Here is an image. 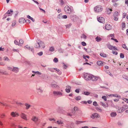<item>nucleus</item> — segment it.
<instances>
[{"instance_id": "obj_4", "label": "nucleus", "mask_w": 128, "mask_h": 128, "mask_svg": "<svg viewBox=\"0 0 128 128\" xmlns=\"http://www.w3.org/2000/svg\"><path fill=\"white\" fill-rule=\"evenodd\" d=\"M91 76L92 75L86 74H85L84 78L86 80H91Z\"/></svg>"}, {"instance_id": "obj_16", "label": "nucleus", "mask_w": 128, "mask_h": 128, "mask_svg": "<svg viewBox=\"0 0 128 128\" xmlns=\"http://www.w3.org/2000/svg\"><path fill=\"white\" fill-rule=\"evenodd\" d=\"M71 88V87L70 86H67L66 88L65 89L66 91L67 92H70Z\"/></svg>"}, {"instance_id": "obj_57", "label": "nucleus", "mask_w": 128, "mask_h": 128, "mask_svg": "<svg viewBox=\"0 0 128 128\" xmlns=\"http://www.w3.org/2000/svg\"><path fill=\"white\" fill-rule=\"evenodd\" d=\"M25 22H26L27 23H28L29 24L30 23V21L28 20H26L25 21Z\"/></svg>"}, {"instance_id": "obj_63", "label": "nucleus", "mask_w": 128, "mask_h": 128, "mask_svg": "<svg viewBox=\"0 0 128 128\" xmlns=\"http://www.w3.org/2000/svg\"><path fill=\"white\" fill-rule=\"evenodd\" d=\"M5 65V63L4 62H0V65L2 66H4Z\"/></svg>"}, {"instance_id": "obj_54", "label": "nucleus", "mask_w": 128, "mask_h": 128, "mask_svg": "<svg viewBox=\"0 0 128 128\" xmlns=\"http://www.w3.org/2000/svg\"><path fill=\"white\" fill-rule=\"evenodd\" d=\"M93 104L94 105L96 106H98V104L96 102H94L93 103Z\"/></svg>"}, {"instance_id": "obj_25", "label": "nucleus", "mask_w": 128, "mask_h": 128, "mask_svg": "<svg viewBox=\"0 0 128 128\" xmlns=\"http://www.w3.org/2000/svg\"><path fill=\"white\" fill-rule=\"evenodd\" d=\"M13 12V10H8L7 12L6 13L5 15H6V14H11V12Z\"/></svg>"}, {"instance_id": "obj_38", "label": "nucleus", "mask_w": 128, "mask_h": 128, "mask_svg": "<svg viewBox=\"0 0 128 128\" xmlns=\"http://www.w3.org/2000/svg\"><path fill=\"white\" fill-rule=\"evenodd\" d=\"M122 47L124 48L126 50H128V48L126 47V45L125 44H124L122 45Z\"/></svg>"}, {"instance_id": "obj_49", "label": "nucleus", "mask_w": 128, "mask_h": 128, "mask_svg": "<svg viewBox=\"0 0 128 128\" xmlns=\"http://www.w3.org/2000/svg\"><path fill=\"white\" fill-rule=\"evenodd\" d=\"M120 58H123L124 57V55L122 53L120 54Z\"/></svg>"}, {"instance_id": "obj_19", "label": "nucleus", "mask_w": 128, "mask_h": 128, "mask_svg": "<svg viewBox=\"0 0 128 128\" xmlns=\"http://www.w3.org/2000/svg\"><path fill=\"white\" fill-rule=\"evenodd\" d=\"M32 120L33 121L36 122L38 120V118L36 116H33L32 117Z\"/></svg>"}, {"instance_id": "obj_56", "label": "nucleus", "mask_w": 128, "mask_h": 128, "mask_svg": "<svg viewBox=\"0 0 128 128\" xmlns=\"http://www.w3.org/2000/svg\"><path fill=\"white\" fill-rule=\"evenodd\" d=\"M125 26V24L124 23H122V28H124Z\"/></svg>"}, {"instance_id": "obj_24", "label": "nucleus", "mask_w": 128, "mask_h": 128, "mask_svg": "<svg viewBox=\"0 0 128 128\" xmlns=\"http://www.w3.org/2000/svg\"><path fill=\"white\" fill-rule=\"evenodd\" d=\"M100 105L102 106H103V107H104V108H106V107H108V106H106V104L104 102H100Z\"/></svg>"}, {"instance_id": "obj_1", "label": "nucleus", "mask_w": 128, "mask_h": 128, "mask_svg": "<svg viewBox=\"0 0 128 128\" xmlns=\"http://www.w3.org/2000/svg\"><path fill=\"white\" fill-rule=\"evenodd\" d=\"M64 9L65 12L67 14H70L71 12V10L68 6H66Z\"/></svg>"}, {"instance_id": "obj_53", "label": "nucleus", "mask_w": 128, "mask_h": 128, "mask_svg": "<svg viewBox=\"0 0 128 128\" xmlns=\"http://www.w3.org/2000/svg\"><path fill=\"white\" fill-rule=\"evenodd\" d=\"M7 68L8 69L10 70H12H12L13 68H12V67H10V66L8 67H7Z\"/></svg>"}, {"instance_id": "obj_8", "label": "nucleus", "mask_w": 128, "mask_h": 128, "mask_svg": "<svg viewBox=\"0 0 128 128\" xmlns=\"http://www.w3.org/2000/svg\"><path fill=\"white\" fill-rule=\"evenodd\" d=\"M53 94L54 96H62V93L59 91H54Z\"/></svg>"}, {"instance_id": "obj_7", "label": "nucleus", "mask_w": 128, "mask_h": 128, "mask_svg": "<svg viewBox=\"0 0 128 128\" xmlns=\"http://www.w3.org/2000/svg\"><path fill=\"white\" fill-rule=\"evenodd\" d=\"M118 12H115L114 14V20L116 21H117L118 20Z\"/></svg>"}, {"instance_id": "obj_29", "label": "nucleus", "mask_w": 128, "mask_h": 128, "mask_svg": "<svg viewBox=\"0 0 128 128\" xmlns=\"http://www.w3.org/2000/svg\"><path fill=\"white\" fill-rule=\"evenodd\" d=\"M85 122V121L83 122V121H80L76 120L75 122V123L76 124H81V123H83L84 122Z\"/></svg>"}, {"instance_id": "obj_27", "label": "nucleus", "mask_w": 128, "mask_h": 128, "mask_svg": "<svg viewBox=\"0 0 128 128\" xmlns=\"http://www.w3.org/2000/svg\"><path fill=\"white\" fill-rule=\"evenodd\" d=\"M96 41L98 42H99L102 40V38H100V37H99L98 36H97L96 38Z\"/></svg>"}, {"instance_id": "obj_42", "label": "nucleus", "mask_w": 128, "mask_h": 128, "mask_svg": "<svg viewBox=\"0 0 128 128\" xmlns=\"http://www.w3.org/2000/svg\"><path fill=\"white\" fill-rule=\"evenodd\" d=\"M6 116V114H1L0 117L1 118H4Z\"/></svg>"}, {"instance_id": "obj_36", "label": "nucleus", "mask_w": 128, "mask_h": 128, "mask_svg": "<svg viewBox=\"0 0 128 128\" xmlns=\"http://www.w3.org/2000/svg\"><path fill=\"white\" fill-rule=\"evenodd\" d=\"M100 55L101 56L103 57H106V55L104 53H100Z\"/></svg>"}, {"instance_id": "obj_34", "label": "nucleus", "mask_w": 128, "mask_h": 128, "mask_svg": "<svg viewBox=\"0 0 128 128\" xmlns=\"http://www.w3.org/2000/svg\"><path fill=\"white\" fill-rule=\"evenodd\" d=\"M110 115L112 117H114L116 115V112H112L111 113Z\"/></svg>"}, {"instance_id": "obj_20", "label": "nucleus", "mask_w": 128, "mask_h": 128, "mask_svg": "<svg viewBox=\"0 0 128 128\" xmlns=\"http://www.w3.org/2000/svg\"><path fill=\"white\" fill-rule=\"evenodd\" d=\"M122 107L118 108L117 110V112L119 113H121L124 111Z\"/></svg>"}, {"instance_id": "obj_52", "label": "nucleus", "mask_w": 128, "mask_h": 128, "mask_svg": "<svg viewBox=\"0 0 128 128\" xmlns=\"http://www.w3.org/2000/svg\"><path fill=\"white\" fill-rule=\"evenodd\" d=\"M102 98L105 101L107 100V98L106 96H103L102 97Z\"/></svg>"}, {"instance_id": "obj_61", "label": "nucleus", "mask_w": 128, "mask_h": 128, "mask_svg": "<svg viewBox=\"0 0 128 128\" xmlns=\"http://www.w3.org/2000/svg\"><path fill=\"white\" fill-rule=\"evenodd\" d=\"M38 54L40 56H41L43 54V53L42 52H40L38 53Z\"/></svg>"}, {"instance_id": "obj_2", "label": "nucleus", "mask_w": 128, "mask_h": 128, "mask_svg": "<svg viewBox=\"0 0 128 128\" xmlns=\"http://www.w3.org/2000/svg\"><path fill=\"white\" fill-rule=\"evenodd\" d=\"M107 45L108 48L110 50H118L116 46H113L110 44H107Z\"/></svg>"}, {"instance_id": "obj_45", "label": "nucleus", "mask_w": 128, "mask_h": 128, "mask_svg": "<svg viewBox=\"0 0 128 128\" xmlns=\"http://www.w3.org/2000/svg\"><path fill=\"white\" fill-rule=\"evenodd\" d=\"M114 96L116 97H119L120 98V96L119 95H118L117 94H112V96Z\"/></svg>"}, {"instance_id": "obj_22", "label": "nucleus", "mask_w": 128, "mask_h": 128, "mask_svg": "<svg viewBox=\"0 0 128 128\" xmlns=\"http://www.w3.org/2000/svg\"><path fill=\"white\" fill-rule=\"evenodd\" d=\"M97 64L99 66H102L103 64V62L101 61H98L97 62Z\"/></svg>"}, {"instance_id": "obj_26", "label": "nucleus", "mask_w": 128, "mask_h": 128, "mask_svg": "<svg viewBox=\"0 0 128 128\" xmlns=\"http://www.w3.org/2000/svg\"><path fill=\"white\" fill-rule=\"evenodd\" d=\"M3 60L5 61H7L8 62H9L10 61V60L6 56H5L3 58Z\"/></svg>"}, {"instance_id": "obj_37", "label": "nucleus", "mask_w": 128, "mask_h": 128, "mask_svg": "<svg viewBox=\"0 0 128 128\" xmlns=\"http://www.w3.org/2000/svg\"><path fill=\"white\" fill-rule=\"evenodd\" d=\"M51 87H52V88H56L58 86L57 85H56V84H52L51 85Z\"/></svg>"}, {"instance_id": "obj_44", "label": "nucleus", "mask_w": 128, "mask_h": 128, "mask_svg": "<svg viewBox=\"0 0 128 128\" xmlns=\"http://www.w3.org/2000/svg\"><path fill=\"white\" fill-rule=\"evenodd\" d=\"M84 94L86 95H88L90 94V93L87 92H85L84 93Z\"/></svg>"}, {"instance_id": "obj_32", "label": "nucleus", "mask_w": 128, "mask_h": 128, "mask_svg": "<svg viewBox=\"0 0 128 128\" xmlns=\"http://www.w3.org/2000/svg\"><path fill=\"white\" fill-rule=\"evenodd\" d=\"M112 10L111 9L108 8L107 10V13L108 14H110Z\"/></svg>"}, {"instance_id": "obj_43", "label": "nucleus", "mask_w": 128, "mask_h": 128, "mask_svg": "<svg viewBox=\"0 0 128 128\" xmlns=\"http://www.w3.org/2000/svg\"><path fill=\"white\" fill-rule=\"evenodd\" d=\"M32 72L33 73L37 74H40V75L41 74V73L40 72H38V71L35 72H34V71H32Z\"/></svg>"}, {"instance_id": "obj_62", "label": "nucleus", "mask_w": 128, "mask_h": 128, "mask_svg": "<svg viewBox=\"0 0 128 128\" xmlns=\"http://www.w3.org/2000/svg\"><path fill=\"white\" fill-rule=\"evenodd\" d=\"M3 124L2 123V122L0 120V128H2V126L3 125Z\"/></svg>"}, {"instance_id": "obj_3", "label": "nucleus", "mask_w": 128, "mask_h": 128, "mask_svg": "<svg viewBox=\"0 0 128 128\" xmlns=\"http://www.w3.org/2000/svg\"><path fill=\"white\" fill-rule=\"evenodd\" d=\"M102 8L100 6H98L94 8V10L96 11L100 12L102 11Z\"/></svg>"}, {"instance_id": "obj_47", "label": "nucleus", "mask_w": 128, "mask_h": 128, "mask_svg": "<svg viewBox=\"0 0 128 128\" xmlns=\"http://www.w3.org/2000/svg\"><path fill=\"white\" fill-rule=\"evenodd\" d=\"M81 97L80 96L77 97L75 98V99L76 100H78L81 99Z\"/></svg>"}, {"instance_id": "obj_10", "label": "nucleus", "mask_w": 128, "mask_h": 128, "mask_svg": "<svg viewBox=\"0 0 128 128\" xmlns=\"http://www.w3.org/2000/svg\"><path fill=\"white\" fill-rule=\"evenodd\" d=\"M98 21L100 23H104L105 22V20L104 18L102 17H99L98 18Z\"/></svg>"}, {"instance_id": "obj_51", "label": "nucleus", "mask_w": 128, "mask_h": 128, "mask_svg": "<svg viewBox=\"0 0 128 128\" xmlns=\"http://www.w3.org/2000/svg\"><path fill=\"white\" fill-rule=\"evenodd\" d=\"M16 22L15 21H14L12 23V26H14L16 24Z\"/></svg>"}, {"instance_id": "obj_64", "label": "nucleus", "mask_w": 128, "mask_h": 128, "mask_svg": "<svg viewBox=\"0 0 128 128\" xmlns=\"http://www.w3.org/2000/svg\"><path fill=\"white\" fill-rule=\"evenodd\" d=\"M125 3L126 4H127V6H128V0H125Z\"/></svg>"}, {"instance_id": "obj_12", "label": "nucleus", "mask_w": 128, "mask_h": 128, "mask_svg": "<svg viewBox=\"0 0 128 128\" xmlns=\"http://www.w3.org/2000/svg\"><path fill=\"white\" fill-rule=\"evenodd\" d=\"M105 28L108 30H110L112 28V26L110 24H106L105 25Z\"/></svg>"}, {"instance_id": "obj_58", "label": "nucleus", "mask_w": 128, "mask_h": 128, "mask_svg": "<svg viewBox=\"0 0 128 128\" xmlns=\"http://www.w3.org/2000/svg\"><path fill=\"white\" fill-rule=\"evenodd\" d=\"M112 53L113 54H115L116 55L118 54V52H114L113 51H112Z\"/></svg>"}, {"instance_id": "obj_13", "label": "nucleus", "mask_w": 128, "mask_h": 128, "mask_svg": "<svg viewBox=\"0 0 128 128\" xmlns=\"http://www.w3.org/2000/svg\"><path fill=\"white\" fill-rule=\"evenodd\" d=\"M91 80L92 81H96L98 79V77L94 76L92 75Z\"/></svg>"}, {"instance_id": "obj_55", "label": "nucleus", "mask_w": 128, "mask_h": 128, "mask_svg": "<svg viewBox=\"0 0 128 128\" xmlns=\"http://www.w3.org/2000/svg\"><path fill=\"white\" fill-rule=\"evenodd\" d=\"M19 42L21 44H22L24 43V41L22 40L21 39L19 40Z\"/></svg>"}, {"instance_id": "obj_60", "label": "nucleus", "mask_w": 128, "mask_h": 128, "mask_svg": "<svg viewBox=\"0 0 128 128\" xmlns=\"http://www.w3.org/2000/svg\"><path fill=\"white\" fill-rule=\"evenodd\" d=\"M67 18V16L66 15H64L62 16V18Z\"/></svg>"}, {"instance_id": "obj_5", "label": "nucleus", "mask_w": 128, "mask_h": 128, "mask_svg": "<svg viewBox=\"0 0 128 128\" xmlns=\"http://www.w3.org/2000/svg\"><path fill=\"white\" fill-rule=\"evenodd\" d=\"M37 42L40 46V47H42L43 48H44L45 47L44 44V42L41 41L40 40H38L37 41Z\"/></svg>"}, {"instance_id": "obj_59", "label": "nucleus", "mask_w": 128, "mask_h": 128, "mask_svg": "<svg viewBox=\"0 0 128 128\" xmlns=\"http://www.w3.org/2000/svg\"><path fill=\"white\" fill-rule=\"evenodd\" d=\"M81 103L82 104H86L87 103L86 101H82L81 102Z\"/></svg>"}, {"instance_id": "obj_6", "label": "nucleus", "mask_w": 128, "mask_h": 128, "mask_svg": "<svg viewBox=\"0 0 128 128\" xmlns=\"http://www.w3.org/2000/svg\"><path fill=\"white\" fill-rule=\"evenodd\" d=\"M20 116L23 119L26 120H28L27 115L24 113L21 112L20 114Z\"/></svg>"}, {"instance_id": "obj_9", "label": "nucleus", "mask_w": 128, "mask_h": 128, "mask_svg": "<svg viewBox=\"0 0 128 128\" xmlns=\"http://www.w3.org/2000/svg\"><path fill=\"white\" fill-rule=\"evenodd\" d=\"M100 117V115L97 113L93 114L91 116V118L93 119L95 118H99Z\"/></svg>"}, {"instance_id": "obj_50", "label": "nucleus", "mask_w": 128, "mask_h": 128, "mask_svg": "<svg viewBox=\"0 0 128 128\" xmlns=\"http://www.w3.org/2000/svg\"><path fill=\"white\" fill-rule=\"evenodd\" d=\"M82 45L84 46H85L86 45V44L84 42H82Z\"/></svg>"}, {"instance_id": "obj_14", "label": "nucleus", "mask_w": 128, "mask_h": 128, "mask_svg": "<svg viewBox=\"0 0 128 128\" xmlns=\"http://www.w3.org/2000/svg\"><path fill=\"white\" fill-rule=\"evenodd\" d=\"M12 71L17 73L19 71V68L17 67H14L12 69Z\"/></svg>"}, {"instance_id": "obj_11", "label": "nucleus", "mask_w": 128, "mask_h": 128, "mask_svg": "<svg viewBox=\"0 0 128 128\" xmlns=\"http://www.w3.org/2000/svg\"><path fill=\"white\" fill-rule=\"evenodd\" d=\"M10 115L12 117H14L18 116H19V114L18 113L14 112H11L10 114Z\"/></svg>"}, {"instance_id": "obj_41", "label": "nucleus", "mask_w": 128, "mask_h": 128, "mask_svg": "<svg viewBox=\"0 0 128 128\" xmlns=\"http://www.w3.org/2000/svg\"><path fill=\"white\" fill-rule=\"evenodd\" d=\"M62 14H60L58 16L57 18L59 19H60L62 18Z\"/></svg>"}, {"instance_id": "obj_15", "label": "nucleus", "mask_w": 128, "mask_h": 128, "mask_svg": "<svg viewBox=\"0 0 128 128\" xmlns=\"http://www.w3.org/2000/svg\"><path fill=\"white\" fill-rule=\"evenodd\" d=\"M25 22V20L24 18H22L19 20V22L21 24H23Z\"/></svg>"}, {"instance_id": "obj_23", "label": "nucleus", "mask_w": 128, "mask_h": 128, "mask_svg": "<svg viewBox=\"0 0 128 128\" xmlns=\"http://www.w3.org/2000/svg\"><path fill=\"white\" fill-rule=\"evenodd\" d=\"M55 122L58 124H62L63 123V121L61 120H57L56 122Z\"/></svg>"}, {"instance_id": "obj_21", "label": "nucleus", "mask_w": 128, "mask_h": 128, "mask_svg": "<svg viewBox=\"0 0 128 128\" xmlns=\"http://www.w3.org/2000/svg\"><path fill=\"white\" fill-rule=\"evenodd\" d=\"M37 91L38 93H41L42 92L43 90L40 88H37Z\"/></svg>"}, {"instance_id": "obj_18", "label": "nucleus", "mask_w": 128, "mask_h": 128, "mask_svg": "<svg viewBox=\"0 0 128 128\" xmlns=\"http://www.w3.org/2000/svg\"><path fill=\"white\" fill-rule=\"evenodd\" d=\"M122 110L124 111L125 110H126L128 108V105L127 104H125L122 107Z\"/></svg>"}, {"instance_id": "obj_30", "label": "nucleus", "mask_w": 128, "mask_h": 128, "mask_svg": "<svg viewBox=\"0 0 128 128\" xmlns=\"http://www.w3.org/2000/svg\"><path fill=\"white\" fill-rule=\"evenodd\" d=\"M25 105L26 106V109H28L30 106V105L28 104H26Z\"/></svg>"}, {"instance_id": "obj_17", "label": "nucleus", "mask_w": 128, "mask_h": 128, "mask_svg": "<svg viewBox=\"0 0 128 128\" xmlns=\"http://www.w3.org/2000/svg\"><path fill=\"white\" fill-rule=\"evenodd\" d=\"M25 47L26 48L29 49V50H30L32 52H33L34 51L33 48L32 46L31 48H30L29 46L28 45H26L25 46Z\"/></svg>"}, {"instance_id": "obj_48", "label": "nucleus", "mask_w": 128, "mask_h": 128, "mask_svg": "<svg viewBox=\"0 0 128 128\" xmlns=\"http://www.w3.org/2000/svg\"><path fill=\"white\" fill-rule=\"evenodd\" d=\"M14 43L16 45H19V43L18 42V41L16 40H14Z\"/></svg>"}, {"instance_id": "obj_35", "label": "nucleus", "mask_w": 128, "mask_h": 128, "mask_svg": "<svg viewBox=\"0 0 128 128\" xmlns=\"http://www.w3.org/2000/svg\"><path fill=\"white\" fill-rule=\"evenodd\" d=\"M54 50V48L53 46H52L49 49V51L51 52H53Z\"/></svg>"}, {"instance_id": "obj_28", "label": "nucleus", "mask_w": 128, "mask_h": 128, "mask_svg": "<svg viewBox=\"0 0 128 128\" xmlns=\"http://www.w3.org/2000/svg\"><path fill=\"white\" fill-rule=\"evenodd\" d=\"M27 17L28 18L32 20V22H34V19L30 17V16H27Z\"/></svg>"}, {"instance_id": "obj_46", "label": "nucleus", "mask_w": 128, "mask_h": 128, "mask_svg": "<svg viewBox=\"0 0 128 128\" xmlns=\"http://www.w3.org/2000/svg\"><path fill=\"white\" fill-rule=\"evenodd\" d=\"M58 59L56 58H55L54 59V62H58Z\"/></svg>"}, {"instance_id": "obj_31", "label": "nucleus", "mask_w": 128, "mask_h": 128, "mask_svg": "<svg viewBox=\"0 0 128 128\" xmlns=\"http://www.w3.org/2000/svg\"><path fill=\"white\" fill-rule=\"evenodd\" d=\"M122 78L126 80H128V77L125 74H123L122 76Z\"/></svg>"}, {"instance_id": "obj_39", "label": "nucleus", "mask_w": 128, "mask_h": 128, "mask_svg": "<svg viewBox=\"0 0 128 128\" xmlns=\"http://www.w3.org/2000/svg\"><path fill=\"white\" fill-rule=\"evenodd\" d=\"M37 43L38 42H37ZM34 46L35 48H38L40 47V46L38 43H37V44H36L34 45Z\"/></svg>"}, {"instance_id": "obj_40", "label": "nucleus", "mask_w": 128, "mask_h": 128, "mask_svg": "<svg viewBox=\"0 0 128 128\" xmlns=\"http://www.w3.org/2000/svg\"><path fill=\"white\" fill-rule=\"evenodd\" d=\"M122 99L126 103H128V99L126 98H123Z\"/></svg>"}, {"instance_id": "obj_33", "label": "nucleus", "mask_w": 128, "mask_h": 128, "mask_svg": "<svg viewBox=\"0 0 128 128\" xmlns=\"http://www.w3.org/2000/svg\"><path fill=\"white\" fill-rule=\"evenodd\" d=\"M0 105L4 106H5L7 105L4 102H1L0 101Z\"/></svg>"}]
</instances>
